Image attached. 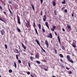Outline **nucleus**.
Segmentation results:
<instances>
[{"mask_svg": "<svg viewBox=\"0 0 77 77\" xmlns=\"http://www.w3.org/2000/svg\"><path fill=\"white\" fill-rule=\"evenodd\" d=\"M55 54H57V51H56V50L55 49Z\"/></svg>", "mask_w": 77, "mask_h": 77, "instance_id": "obj_34", "label": "nucleus"}, {"mask_svg": "<svg viewBox=\"0 0 77 77\" xmlns=\"http://www.w3.org/2000/svg\"><path fill=\"white\" fill-rule=\"evenodd\" d=\"M22 45L23 48H24L25 50H26V46H24V44H23V43H22Z\"/></svg>", "mask_w": 77, "mask_h": 77, "instance_id": "obj_9", "label": "nucleus"}, {"mask_svg": "<svg viewBox=\"0 0 77 77\" xmlns=\"http://www.w3.org/2000/svg\"><path fill=\"white\" fill-rule=\"evenodd\" d=\"M72 47H74V48H75V47H76V46L74 45H72Z\"/></svg>", "mask_w": 77, "mask_h": 77, "instance_id": "obj_35", "label": "nucleus"}, {"mask_svg": "<svg viewBox=\"0 0 77 77\" xmlns=\"http://www.w3.org/2000/svg\"><path fill=\"white\" fill-rule=\"evenodd\" d=\"M59 56H60V57H62V58H63V56L62 54H59Z\"/></svg>", "mask_w": 77, "mask_h": 77, "instance_id": "obj_11", "label": "nucleus"}, {"mask_svg": "<svg viewBox=\"0 0 77 77\" xmlns=\"http://www.w3.org/2000/svg\"><path fill=\"white\" fill-rule=\"evenodd\" d=\"M0 20H1V21H3V22H4V23H5V21H4L3 20H2V18H1L0 17Z\"/></svg>", "mask_w": 77, "mask_h": 77, "instance_id": "obj_28", "label": "nucleus"}, {"mask_svg": "<svg viewBox=\"0 0 77 77\" xmlns=\"http://www.w3.org/2000/svg\"><path fill=\"white\" fill-rule=\"evenodd\" d=\"M66 69H68V70H69V68H68V67H66Z\"/></svg>", "mask_w": 77, "mask_h": 77, "instance_id": "obj_45", "label": "nucleus"}, {"mask_svg": "<svg viewBox=\"0 0 77 77\" xmlns=\"http://www.w3.org/2000/svg\"><path fill=\"white\" fill-rule=\"evenodd\" d=\"M31 54V55H33V54Z\"/></svg>", "mask_w": 77, "mask_h": 77, "instance_id": "obj_61", "label": "nucleus"}, {"mask_svg": "<svg viewBox=\"0 0 77 77\" xmlns=\"http://www.w3.org/2000/svg\"><path fill=\"white\" fill-rule=\"evenodd\" d=\"M62 48L63 50H65V47H64L63 46H62Z\"/></svg>", "mask_w": 77, "mask_h": 77, "instance_id": "obj_20", "label": "nucleus"}, {"mask_svg": "<svg viewBox=\"0 0 77 77\" xmlns=\"http://www.w3.org/2000/svg\"><path fill=\"white\" fill-rule=\"evenodd\" d=\"M44 70H45V71H48V69H44Z\"/></svg>", "mask_w": 77, "mask_h": 77, "instance_id": "obj_49", "label": "nucleus"}, {"mask_svg": "<svg viewBox=\"0 0 77 77\" xmlns=\"http://www.w3.org/2000/svg\"><path fill=\"white\" fill-rule=\"evenodd\" d=\"M33 24H34V27H36V25H35V22L33 23Z\"/></svg>", "mask_w": 77, "mask_h": 77, "instance_id": "obj_31", "label": "nucleus"}, {"mask_svg": "<svg viewBox=\"0 0 77 77\" xmlns=\"http://www.w3.org/2000/svg\"><path fill=\"white\" fill-rule=\"evenodd\" d=\"M2 32H5V31H4V30L3 29H2Z\"/></svg>", "mask_w": 77, "mask_h": 77, "instance_id": "obj_53", "label": "nucleus"}, {"mask_svg": "<svg viewBox=\"0 0 77 77\" xmlns=\"http://www.w3.org/2000/svg\"><path fill=\"white\" fill-rule=\"evenodd\" d=\"M55 15H57V14H56V11H54Z\"/></svg>", "mask_w": 77, "mask_h": 77, "instance_id": "obj_51", "label": "nucleus"}, {"mask_svg": "<svg viewBox=\"0 0 77 77\" xmlns=\"http://www.w3.org/2000/svg\"><path fill=\"white\" fill-rule=\"evenodd\" d=\"M46 26L48 27V29H50V28H49V26Z\"/></svg>", "mask_w": 77, "mask_h": 77, "instance_id": "obj_57", "label": "nucleus"}, {"mask_svg": "<svg viewBox=\"0 0 77 77\" xmlns=\"http://www.w3.org/2000/svg\"><path fill=\"white\" fill-rule=\"evenodd\" d=\"M69 73L70 74H72V71H70L69 72Z\"/></svg>", "mask_w": 77, "mask_h": 77, "instance_id": "obj_38", "label": "nucleus"}, {"mask_svg": "<svg viewBox=\"0 0 77 77\" xmlns=\"http://www.w3.org/2000/svg\"><path fill=\"white\" fill-rule=\"evenodd\" d=\"M42 31L44 33H45V29H42Z\"/></svg>", "mask_w": 77, "mask_h": 77, "instance_id": "obj_39", "label": "nucleus"}, {"mask_svg": "<svg viewBox=\"0 0 77 77\" xmlns=\"http://www.w3.org/2000/svg\"><path fill=\"white\" fill-rule=\"evenodd\" d=\"M15 50L16 51H17V53H19V51H18V50H17V49H15Z\"/></svg>", "mask_w": 77, "mask_h": 77, "instance_id": "obj_26", "label": "nucleus"}, {"mask_svg": "<svg viewBox=\"0 0 77 77\" xmlns=\"http://www.w3.org/2000/svg\"><path fill=\"white\" fill-rule=\"evenodd\" d=\"M17 56H20V54L17 55Z\"/></svg>", "mask_w": 77, "mask_h": 77, "instance_id": "obj_60", "label": "nucleus"}, {"mask_svg": "<svg viewBox=\"0 0 77 77\" xmlns=\"http://www.w3.org/2000/svg\"><path fill=\"white\" fill-rule=\"evenodd\" d=\"M0 32L1 34V35H3V33H4V32H3V31H2V30H1Z\"/></svg>", "mask_w": 77, "mask_h": 77, "instance_id": "obj_16", "label": "nucleus"}, {"mask_svg": "<svg viewBox=\"0 0 77 77\" xmlns=\"http://www.w3.org/2000/svg\"><path fill=\"white\" fill-rule=\"evenodd\" d=\"M62 29L63 31V32H65V29H64V28H63Z\"/></svg>", "mask_w": 77, "mask_h": 77, "instance_id": "obj_40", "label": "nucleus"}, {"mask_svg": "<svg viewBox=\"0 0 77 77\" xmlns=\"http://www.w3.org/2000/svg\"><path fill=\"white\" fill-rule=\"evenodd\" d=\"M9 3H10V4H11L12 3L11 1L9 2Z\"/></svg>", "mask_w": 77, "mask_h": 77, "instance_id": "obj_50", "label": "nucleus"}, {"mask_svg": "<svg viewBox=\"0 0 77 77\" xmlns=\"http://www.w3.org/2000/svg\"><path fill=\"white\" fill-rule=\"evenodd\" d=\"M60 61H61V62H63V60H62V59L60 60Z\"/></svg>", "mask_w": 77, "mask_h": 77, "instance_id": "obj_56", "label": "nucleus"}, {"mask_svg": "<svg viewBox=\"0 0 77 77\" xmlns=\"http://www.w3.org/2000/svg\"><path fill=\"white\" fill-rule=\"evenodd\" d=\"M40 46V47H41V48H42V47H41V46Z\"/></svg>", "mask_w": 77, "mask_h": 77, "instance_id": "obj_63", "label": "nucleus"}, {"mask_svg": "<svg viewBox=\"0 0 77 77\" xmlns=\"http://www.w3.org/2000/svg\"><path fill=\"white\" fill-rule=\"evenodd\" d=\"M41 4H42V2H43V0H40Z\"/></svg>", "mask_w": 77, "mask_h": 77, "instance_id": "obj_43", "label": "nucleus"}, {"mask_svg": "<svg viewBox=\"0 0 77 77\" xmlns=\"http://www.w3.org/2000/svg\"><path fill=\"white\" fill-rule=\"evenodd\" d=\"M45 24L46 26H48V22H46L45 23Z\"/></svg>", "mask_w": 77, "mask_h": 77, "instance_id": "obj_21", "label": "nucleus"}, {"mask_svg": "<svg viewBox=\"0 0 77 77\" xmlns=\"http://www.w3.org/2000/svg\"><path fill=\"white\" fill-rule=\"evenodd\" d=\"M62 4H65V0H64V2H62Z\"/></svg>", "mask_w": 77, "mask_h": 77, "instance_id": "obj_23", "label": "nucleus"}, {"mask_svg": "<svg viewBox=\"0 0 77 77\" xmlns=\"http://www.w3.org/2000/svg\"><path fill=\"white\" fill-rule=\"evenodd\" d=\"M67 58L68 60H70V57L69 56V55L67 56Z\"/></svg>", "mask_w": 77, "mask_h": 77, "instance_id": "obj_13", "label": "nucleus"}, {"mask_svg": "<svg viewBox=\"0 0 77 77\" xmlns=\"http://www.w3.org/2000/svg\"><path fill=\"white\" fill-rule=\"evenodd\" d=\"M65 9V7H64L62 9Z\"/></svg>", "mask_w": 77, "mask_h": 77, "instance_id": "obj_59", "label": "nucleus"}, {"mask_svg": "<svg viewBox=\"0 0 77 77\" xmlns=\"http://www.w3.org/2000/svg\"><path fill=\"white\" fill-rule=\"evenodd\" d=\"M58 41L59 42V43L60 44L61 42H60V37H59V35H58Z\"/></svg>", "mask_w": 77, "mask_h": 77, "instance_id": "obj_8", "label": "nucleus"}, {"mask_svg": "<svg viewBox=\"0 0 77 77\" xmlns=\"http://www.w3.org/2000/svg\"><path fill=\"white\" fill-rule=\"evenodd\" d=\"M28 65L29 67H30V63L29 62L28 63Z\"/></svg>", "mask_w": 77, "mask_h": 77, "instance_id": "obj_41", "label": "nucleus"}, {"mask_svg": "<svg viewBox=\"0 0 77 77\" xmlns=\"http://www.w3.org/2000/svg\"><path fill=\"white\" fill-rule=\"evenodd\" d=\"M35 32L36 33H37V35H38V32L37 31V30H36V29H35Z\"/></svg>", "mask_w": 77, "mask_h": 77, "instance_id": "obj_24", "label": "nucleus"}, {"mask_svg": "<svg viewBox=\"0 0 77 77\" xmlns=\"http://www.w3.org/2000/svg\"><path fill=\"white\" fill-rule=\"evenodd\" d=\"M69 62H71V63H74V61H72V60H70V59L69 60Z\"/></svg>", "mask_w": 77, "mask_h": 77, "instance_id": "obj_18", "label": "nucleus"}, {"mask_svg": "<svg viewBox=\"0 0 77 77\" xmlns=\"http://www.w3.org/2000/svg\"><path fill=\"white\" fill-rule=\"evenodd\" d=\"M26 22L25 23L26 24V26L27 27H29L30 26V22L29 20H26Z\"/></svg>", "mask_w": 77, "mask_h": 77, "instance_id": "obj_1", "label": "nucleus"}, {"mask_svg": "<svg viewBox=\"0 0 77 77\" xmlns=\"http://www.w3.org/2000/svg\"><path fill=\"white\" fill-rule=\"evenodd\" d=\"M3 12H4V14H5V15H6V12L4 11Z\"/></svg>", "mask_w": 77, "mask_h": 77, "instance_id": "obj_55", "label": "nucleus"}, {"mask_svg": "<svg viewBox=\"0 0 77 77\" xmlns=\"http://www.w3.org/2000/svg\"><path fill=\"white\" fill-rule=\"evenodd\" d=\"M30 58L31 59V60L32 61H33V59H34V58L33 57H32V56H31L30 57Z\"/></svg>", "mask_w": 77, "mask_h": 77, "instance_id": "obj_17", "label": "nucleus"}, {"mask_svg": "<svg viewBox=\"0 0 77 77\" xmlns=\"http://www.w3.org/2000/svg\"><path fill=\"white\" fill-rule=\"evenodd\" d=\"M18 62L19 63H21V61L20 60H18Z\"/></svg>", "mask_w": 77, "mask_h": 77, "instance_id": "obj_29", "label": "nucleus"}, {"mask_svg": "<svg viewBox=\"0 0 77 77\" xmlns=\"http://www.w3.org/2000/svg\"><path fill=\"white\" fill-rule=\"evenodd\" d=\"M47 37L48 38H52L53 36H52L51 33H50L49 34V36H48Z\"/></svg>", "mask_w": 77, "mask_h": 77, "instance_id": "obj_3", "label": "nucleus"}, {"mask_svg": "<svg viewBox=\"0 0 77 77\" xmlns=\"http://www.w3.org/2000/svg\"><path fill=\"white\" fill-rule=\"evenodd\" d=\"M67 26L68 29H69L71 30V26H69V25H68V24H67Z\"/></svg>", "mask_w": 77, "mask_h": 77, "instance_id": "obj_10", "label": "nucleus"}, {"mask_svg": "<svg viewBox=\"0 0 77 77\" xmlns=\"http://www.w3.org/2000/svg\"><path fill=\"white\" fill-rule=\"evenodd\" d=\"M8 9L9 11V12L11 11V10H10V9L9 8H8Z\"/></svg>", "mask_w": 77, "mask_h": 77, "instance_id": "obj_54", "label": "nucleus"}, {"mask_svg": "<svg viewBox=\"0 0 77 77\" xmlns=\"http://www.w3.org/2000/svg\"><path fill=\"white\" fill-rule=\"evenodd\" d=\"M5 48H8V46H7V45H5Z\"/></svg>", "mask_w": 77, "mask_h": 77, "instance_id": "obj_33", "label": "nucleus"}, {"mask_svg": "<svg viewBox=\"0 0 77 77\" xmlns=\"http://www.w3.org/2000/svg\"><path fill=\"white\" fill-rule=\"evenodd\" d=\"M16 57L17 59V60H18V55H16Z\"/></svg>", "mask_w": 77, "mask_h": 77, "instance_id": "obj_37", "label": "nucleus"}, {"mask_svg": "<svg viewBox=\"0 0 77 77\" xmlns=\"http://www.w3.org/2000/svg\"><path fill=\"white\" fill-rule=\"evenodd\" d=\"M39 55L37 54L35 56V57L37 58V59H39Z\"/></svg>", "mask_w": 77, "mask_h": 77, "instance_id": "obj_15", "label": "nucleus"}, {"mask_svg": "<svg viewBox=\"0 0 77 77\" xmlns=\"http://www.w3.org/2000/svg\"><path fill=\"white\" fill-rule=\"evenodd\" d=\"M55 35L56 36H57V33H56V32H55Z\"/></svg>", "mask_w": 77, "mask_h": 77, "instance_id": "obj_46", "label": "nucleus"}, {"mask_svg": "<svg viewBox=\"0 0 77 77\" xmlns=\"http://www.w3.org/2000/svg\"><path fill=\"white\" fill-rule=\"evenodd\" d=\"M17 19L18 23L19 24H21V22H20V18L18 16H17Z\"/></svg>", "mask_w": 77, "mask_h": 77, "instance_id": "obj_2", "label": "nucleus"}, {"mask_svg": "<svg viewBox=\"0 0 77 77\" xmlns=\"http://www.w3.org/2000/svg\"><path fill=\"white\" fill-rule=\"evenodd\" d=\"M27 74L28 75H29V74H30V72H27Z\"/></svg>", "mask_w": 77, "mask_h": 77, "instance_id": "obj_42", "label": "nucleus"}, {"mask_svg": "<svg viewBox=\"0 0 77 77\" xmlns=\"http://www.w3.org/2000/svg\"><path fill=\"white\" fill-rule=\"evenodd\" d=\"M53 29H56V26H54V25H53Z\"/></svg>", "mask_w": 77, "mask_h": 77, "instance_id": "obj_30", "label": "nucleus"}, {"mask_svg": "<svg viewBox=\"0 0 77 77\" xmlns=\"http://www.w3.org/2000/svg\"><path fill=\"white\" fill-rule=\"evenodd\" d=\"M36 62L37 63H38V64H40V62L39 61H37Z\"/></svg>", "mask_w": 77, "mask_h": 77, "instance_id": "obj_27", "label": "nucleus"}, {"mask_svg": "<svg viewBox=\"0 0 77 77\" xmlns=\"http://www.w3.org/2000/svg\"><path fill=\"white\" fill-rule=\"evenodd\" d=\"M9 72H10V73H11V72H12V70L11 69H10L9 70Z\"/></svg>", "mask_w": 77, "mask_h": 77, "instance_id": "obj_22", "label": "nucleus"}, {"mask_svg": "<svg viewBox=\"0 0 77 77\" xmlns=\"http://www.w3.org/2000/svg\"><path fill=\"white\" fill-rule=\"evenodd\" d=\"M43 50V52H44L45 53V50H44V49H43V50Z\"/></svg>", "mask_w": 77, "mask_h": 77, "instance_id": "obj_44", "label": "nucleus"}, {"mask_svg": "<svg viewBox=\"0 0 77 77\" xmlns=\"http://www.w3.org/2000/svg\"><path fill=\"white\" fill-rule=\"evenodd\" d=\"M41 48L42 49V50L43 49V48H42V47Z\"/></svg>", "mask_w": 77, "mask_h": 77, "instance_id": "obj_62", "label": "nucleus"}, {"mask_svg": "<svg viewBox=\"0 0 77 77\" xmlns=\"http://www.w3.org/2000/svg\"><path fill=\"white\" fill-rule=\"evenodd\" d=\"M0 9H2V7L1 6H0Z\"/></svg>", "mask_w": 77, "mask_h": 77, "instance_id": "obj_52", "label": "nucleus"}, {"mask_svg": "<svg viewBox=\"0 0 77 77\" xmlns=\"http://www.w3.org/2000/svg\"><path fill=\"white\" fill-rule=\"evenodd\" d=\"M43 20L44 21H45L46 20V15H44L43 16Z\"/></svg>", "mask_w": 77, "mask_h": 77, "instance_id": "obj_4", "label": "nucleus"}, {"mask_svg": "<svg viewBox=\"0 0 77 77\" xmlns=\"http://www.w3.org/2000/svg\"><path fill=\"white\" fill-rule=\"evenodd\" d=\"M14 65L15 68H17V64H16V63H15V62H14Z\"/></svg>", "mask_w": 77, "mask_h": 77, "instance_id": "obj_19", "label": "nucleus"}, {"mask_svg": "<svg viewBox=\"0 0 77 77\" xmlns=\"http://www.w3.org/2000/svg\"><path fill=\"white\" fill-rule=\"evenodd\" d=\"M72 17H74V14L73 13L72 14Z\"/></svg>", "mask_w": 77, "mask_h": 77, "instance_id": "obj_47", "label": "nucleus"}, {"mask_svg": "<svg viewBox=\"0 0 77 77\" xmlns=\"http://www.w3.org/2000/svg\"><path fill=\"white\" fill-rule=\"evenodd\" d=\"M62 67H63V65H62Z\"/></svg>", "mask_w": 77, "mask_h": 77, "instance_id": "obj_64", "label": "nucleus"}, {"mask_svg": "<svg viewBox=\"0 0 77 77\" xmlns=\"http://www.w3.org/2000/svg\"><path fill=\"white\" fill-rule=\"evenodd\" d=\"M38 26L39 27V29H41V24H39L38 25Z\"/></svg>", "mask_w": 77, "mask_h": 77, "instance_id": "obj_12", "label": "nucleus"}, {"mask_svg": "<svg viewBox=\"0 0 77 77\" xmlns=\"http://www.w3.org/2000/svg\"><path fill=\"white\" fill-rule=\"evenodd\" d=\"M45 42L47 48H48V43L47 41V40H45Z\"/></svg>", "mask_w": 77, "mask_h": 77, "instance_id": "obj_5", "label": "nucleus"}, {"mask_svg": "<svg viewBox=\"0 0 77 77\" xmlns=\"http://www.w3.org/2000/svg\"><path fill=\"white\" fill-rule=\"evenodd\" d=\"M54 29L53 28H51V30L52 31V32H54Z\"/></svg>", "mask_w": 77, "mask_h": 77, "instance_id": "obj_32", "label": "nucleus"}, {"mask_svg": "<svg viewBox=\"0 0 77 77\" xmlns=\"http://www.w3.org/2000/svg\"><path fill=\"white\" fill-rule=\"evenodd\" d=\"M40 14L41 15H42V12H40Z\"/></svg>", "mask_w": 77, "mask_h": 77, "instance_id": "obj_58", "label": "nucleus"}, {"mask_svg": "<svg viewBox=\"0 0 77 77\" xmlns=\"http://www.w3.org/2000/svg\"><path fill=\"white\" fill-rule=\"evenodd\" d=\"M17 30L18 32H21V30H20V29L18 28V27H17Z\"/></svg>", "mask_w": 77, "mask_h": 77, "instance_id": "obj_14", "label": "nucleus"}, {"mask_svg": "<svg viewBox=\"0 0 77 77\" xmlns=\"http://www.w3.org/2000/svg\"><path fill=\"white\" fill-rule=\"evenodd\" d=\"M32 6L33 10H35V8H34V6L32 5Z\"/></svg>", "mask_w": 77, "mask_h": 77, "instance_id": "obj_25", "label": "nucleus"}, {"mask_svg": "<svg viewBox=\"0 0 77 77\" xmlns=\"http://www.w3.org/2000/svg\"><path fill=\"white\" fill-rule=\"evenodd\" d=\"M37 44H38L39 46H40V43H39V41L38 40V39H36L35 40Z\"/></svg>", "mask_w": 77, "mask_h": 77, "instance_id": "obj_6", "label": "nucleus"}, {"mask_svg": "<svg viewBox=\"0 0 77 77\" xmlns=\"http://www.w3.org/2000/svg\"><path fill=\"white\" fill-rule=\"evenodd\" d=\"M67 9H65L64 11V12L65 13H67Z\"/></svg>", "mask_w": 77, "mask_h": 77, "instance_id": "obj_36", "label": "nucleus"}, {"mask_svg": "<svg viewBox=\"0 0 77 77\" xmlns=\"http://www.w3.org/2000/svg\"><path fill=\"white\" fill-rule=\"evenodd\" d=\"M10 14H11V15L12 14H13V13H12V12H11V11H10Z\"/></svg>", "mask_w": 77, "mask_h": 77, "instance_id": "obj_48", "label": "nucleus"}, {"mask_svg": "<svg viewBox=\"0 0 77 77\" xmlns=\"http://www.w3.org/2000/svg\"><path fill=\"white\" fill-rule=\"evenodd\" d=\"M53 6H55V5H56V4L55 2H54V1H53L52 2Z\"/></svg>", "mask_w": 77, "mask_h": 77, "instance_id": "obj_7", "label": "nucleus"}]
</instances>
